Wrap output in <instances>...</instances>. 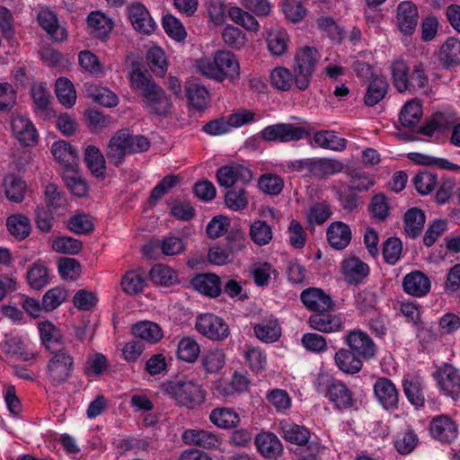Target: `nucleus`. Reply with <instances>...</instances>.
I'll return each instance as SVG.
<instances>
[{
    "instance_id": "f257e3e1",
    "label": "nucleus",
    "mask_w": 460,
    "mask_h": 460,
    "mask_svg": "<svg viewBox=\"0 0 460 460\" xmlns=\"http://www.w3.org/2000/svg\"><path fill=\"white\" fill-rule=\"evenodd\" d=\"M130 85L140 95L144 108L152 115L166 117L172 102L165 91L155 83L147 71L136 68L130 73Z\"/></svg>"
},
{
    "instance_id": "f03ea898",
    "label": "nucleus",
    "mask_w": 460,
    "mask_h": 460,
    "mask_svg": "<svg viewBox=\"0 0 460 460\" xmlns=\"http://www.w3.org/2000/svg\"><path fill=\"white\" fill-rule=\"evenodd\" d=\"M315 391L333 404L334 409L343 411L350 409L355 404L353 394L341 380L336 379L326 372H319L314 382Z\"/></svg>"
},
{
    "instance_id": "7ed1b4c3",
    "label": "nucleus",
    "mask_w": 460,
    "mask_h": 460,
    "mask_svg": "<svg viewBox=\"0 0 460 460\" xmlns=\"http://www.w3.org/2000/svg\"><path fill=\"white\" fill-rule=\"evenodd\" d=\"M150 147L149 140L140 135H132L128 129H121L111 138L106 156L110 164L120 165L127 155L146 151Z\"/></svg>"
},
{
    "instance_id": "20e7f679",
    "label": "nucleus",
    "mask_w": 460,
    "mask_h": 460,
    "mask_svg": "<svg viewBox=\"0 0 460 460\" xmlns=\"http://www.w3.org/2000/svg\"><path fill=\"white\" fill-rule=\"evenodd\" d=\"M198 70L205 76L222 82L226 78L234 79L240 75V66L236 57L229 51L218 50L214 58L198 60Z\"/></svg>"
},
{
    "instance_id": "39448f33",
    "label": "nucleus",
    "mask_w": 460,
    "mask_h": 460,
    "mask_svg": "<svg viewBox=\"0 0 460 460\" xmlns=\"http://www.w3.org/2000/svg\"><path fill=\"white\" fill-rule=\"evenodd\" d=\"M320 55L314 47L306 46L296 51L292 68L295 73V86L299 91L309 88Z\"/></svg>"
},
{
    "instance_id": "423d86ee",
    "label": "nucleus",
    "mask_w": 460,
    "mask_h": 460,
    "mask_svg": "<svg viewBox=\"0 0 460 460\" xmlns=\"http://www.w3.org/2000/svg\"><path fill=\"white\" fill-rule=\"evenodd\" d=\"M164 390L178 404L189 409H195L205 401V391L192 380L169 382L164 385Z\"/></svg>"
},
{
    "instance_id": "0eeeda50",
    "label": "nucleus",
    "mask_w": 460,
    "mask_h": 460,
    "mask_svg": "<svg viewBox=\"0 0 460 460\" xmlns=\"http://www.w3.org/2000/svg\"><path fill=\"white\" fill-rule=\"evenodd\" d=\"M51 352L46 367V378L53 386H59L72 376L75 362L73 356L65 349Z\"/></svg>"
},
{
    "instance_id": "6e6552de",
    "label": "nucleus",
    "mask_w": 460,
    "mask_h": 460,
    "mask_svg": "<svg viewBox=\"0 0 460 460\" xmlns=\"http://www.w3.org/2000/svg\"><path fill=\"white\" fill-rule=\"evenodd\" d=\"M438 391L453 401L460 400V370L451 364L444 363L433 373Z\"/></svg>"
},
{
    "instance_id": "1a4fd4ad",
    "label": "nucleus",
    "mask_w": 460,
    "mask_h": 460,
    "mask_svg": "<svg viewBox=\"0 0 460 460\" xmlns=\"http://www.w3.org/2000/svg\"><path fill=\"white\" fill-rule=\"evenodd\" d=\"M195 328L199 333L215 341H225L230 334L229 326L226 321L210 313L198 315Z\"/></svg>"
},
{
    "instance_id": "9d476101",
    "label": "nucleus",
    "mask_w": 460,
    "mask_h": 460,
    "mask_svg": "<svg viewBox=\"0 0 460 460\" xmlns=\"http://www.w3.org/2000/svg\"><path fill=\"white\" fill-rule=\"evenodd\" d=\"M260 136L266 142H292L305 138L308 132L291 123H278L264 128Z\"/></svg>"
},
{
    "instance_id": "9b49d317",
    "label": "nucleus",
    "mask_w": 460,
    "mask_h": 460,
    "mask_svg": "<svg viewBox=\"0 0 460 460\" xmlns=\"http://www.w3.org/2000/svg\"><path fill=\"white\" fill-rule=\"evenodd\" d=\"M344 343L363 360H368L376 356V346L374 341L360 329L349 331L344 336Z\"/></svg>"
},
{
    "instance_id": "f8f14e48",
    "label": "nucleus",
    "mask_w": 460,
    "mask_h": 460,
    "mask_svg": "<svg viewBox=\"0 0 460 460\" xmlns=\"http://www.w3.org/2000/svg\"><path fill=\"white\" fill-rule=\"evenodd\" d=\"M430 436L444 444L452 443L458 436V426L448 415H438L429 422Z\"/></svg>"
},
{
    "instance_id": "ddd939ff",
    "label": "nucleus",
    "mask_w": 460,
    "mask_h": 460,
    "mask_svg": "<svg viewBox=\"0 0 460 460\" xmlns=\"http://www.w3.org/2000/svg\"><path fill=\"white\" fill-rule=\"evenodd\" d=\"M341 270L349 285H359L368 276L369 266L359 258L351 256L341 261Z\"/></svg>"
},
{
    "instance_id": "4468645a",
    "label": "nucleus",
    "mask_w": 460,
    "mask_h": 460,
    "mask_svg": "<svg viewBox=\"0 0 460 460\" xmlns=\"http://www.w3.org/2000/svg\"><path fill=\"white\" fill-rule=\"evenodd\" d=\"M374 394L378 402L385 410L398 407L399 393L395 385L386 377L378 378L374 384Z\"/></svg>"
},
{
    "instance_id": "2eb2a0df",
    "label": "nucleus",
    "mask_w": 460,
    "mask_h": 460,
    "mask_svg": "<svg viewBox=\"0 0 460 460\" xmlns=\"http://www.w3.org/2000/svg\"><path fill=\"white\" fill-rule=\"evenodd\" d=\"M403 291L414 297H423L431 288L429 278L420 270H412L402 279Z\"/></svg>"
},
{
    "instance_id": "dca6fc26",
    "label": "nucleus",
    "mask_w": 460,
    "mask_h": 460,
    "mask_svg": "<svg viewBox=\"0 0 460 460\" xmlns=\"http://www.w3.org/2000/svg\"><path fill=\"white\" fill-rule=\"evenodd\" d=\"M51 153L55 159L64 167V172L74 173L78 168L76 149L69 143L60 140L53 143Z\"/></svg>"
},
{
    "instance_id": "f3484780",
    "label": "nucleus",
    "mask_w": 460,
    "mask_h": 460,
    "mask_svg": "<svg viewBox=\"0 0 460 460\" xmlns=\"http://www.w3.org/2000/svg\"><path fill=\"white\" fill-rule=\"evenodd\" d=\"M128 19L134 29L143 34H150L155 30V22L150 16L148 10L139 3L128 7Z\"/></svg>"
},
{
    "instance_id": "a211bd4d",
    "label": "nucleus",
    "mask_w": 460,
    "mask_h": 460,
    "mask_svg": "<svg viewBox=\"0 0 460 460\" xmlns=\"http://www.w3.org/2000/svg\"><path fill=\"white\" fill-rule=\"evenodd\" d=\"M418 8L411 1L401 2L397 6L396 21L399 30L405 35H411L418 24Z\"/></svg>"
},
{
    "instance_id": "6ab92c4d",
    "label": "nucleus",
    "mask_w": 460,
    "mask_h": 460,
    "mask_svg": "<svg viewBox=\"0 0 460 460\" xmlns=\"http://www.w3.org/2000/svg\"><path fill=\"white\" fill-rule=\"evenodd\" d=\"M304 305L314 314L328 312L332 307V300L329 295L317 288L305 289L300 295Z\"/></svg>"
},
{
    "instance_id": "aec40b11",
    "label": "nucleus",
    "mask_w": 460,
    "mask_h": 460,
    "mask_svg": "<svg viewBox=\"0 0 460 460\" xmlns=\"http://www.w3.org/2000/svg\"><path fill=\"white\" fill-rule=\"evenodd\" d=\"M13 134L24 146H31L37 142L38 134L32 121L22 115H15L11 120Z\"/></svg>"
},
{
    "instance_id": "412c9836",
    "label": "nucleus",
    "mask_w": 460,
    "mask_h": 460,
    "mask_svg": "<svg viewBox=\"0 0 460 460\" xmlns=\"http://www.w3.org/2000/svg\"><path fill=\"white\" fill-rule=\"evenodd\" d=\"M39 25L56 41L67 38L66 30L58 22L57 14L49 8H41L37 15Z\"/></svg>"
},
{
    "instance_id": "4be33fe9",
    "label": "nucleus",
    "mask_w": 460,
    "mask_h": 460,
    "mask_svg": "<svg viewBox=\"0 0 460 460\" xmlns=\"http://www.w3.org/2000/svg\"><path fill=\"white\" fill-rule=\"evenodd\" d=\"M187 445H194L206 449H214L219 447L221 439L215 432L204 429H186L181 436Z\"/></svg>"
},
{
    "instance_id": "5701e85b",
    "label": "nucleus",
    "mask_w": 460,
    "mask_h": 460,
    "mask_svg": "<svg viewBox=\"0 0 460 460\" xmlns=\"http://www.w3.org/2000/svg\"><path fill=\"white\" fill-rule=\"evenodd\" d=\"M255 445L258 451L270 460H276L283 451V447L279 438L270 432H261L255 438Z\"/></svg>"
},
{
    "instance_id": "b1692460",
    "label": "nucleus",
    "mask_w": 460,
    "mask_h": 460,
    "mask_svg": "<svg viewBox=\"0 0 460 460\" xmlns=\"http://www.w3.org/2000/svg\"><path fill=\"white\" fill-rule=\"evenodd\" d=\"M282 437L292 444L297 446L306 445L310 439L311 433L309 429L298 425L290 420H282L279 423Z\"/></svg>"
},
{
    "instance_id": "393cba45",
    "label": "nucleus",
    "mask_w": 460,
    "mask_h": 460,
    "mask_svg": "<svg viewBox=\"0 0 460 460\" xmlns=\"http://www.w3.org/2000/svg\"><path fill=\"white\" fill-rule=\"evenodd\" d=\"M190 283L196 291L209 297L218 296L222 290L219 277L213 273L198 274Z\"/></svg>"
},
{
    "instance_id": "a878e982",
    "label": "nucleus",
    "mask_w": 460,
    "mask_h": 460,
    "mask_svg": "<svg viewBox=\"0 0 460 460\" xmlns=\"http://www.w3.org/2000/svg\"><path fill=\"white\" fill-rule=\"evenodd\" d=\"M326 234L329 244L336 250L345 249L351 240L349 226L341 221L332 222L328 226Z\"/></svg>"
},
{
    "instance_id": "bb28decb",
    "label": "nucleus",
    "mask_w": 460,
    "mask_h": 460,
    "mask_svg": "<svg viewBox=\"0 0 460 460\" xmlns=\"http://www.w3.org/2000/svg\"><path fill=\"white\" fill-rule=\"evenodd\" d=\"M308 323L311 328L321 332H334L341 330L342 322L341 319L328 312H318L313 314Z\"/></svg>"
},
{
    "instance_id": "cd10ccee",
    "label": "nucleus",
    "mask_w": 460,
    "mask_h": 460,
    "mask_svg": "<svg viewBox=\"0 0 460 460\" xmlns=\"http://www.w3.org/2000/svg\"><path fill=\"white\" fill-rule=\"evenodd\" d=\"M89 33L96 39L105 40L112 30L113 23L101 12H92L87 16Z\"/></svg>"
},
{
    "instance_id": "c85d7f7f",
    "label": "nucleus",
    "mask_w": 460,
    "mask_h": 460,
    "mask_svg": "<svg viewBox=\"0 0 460 460\" xmlns=\"http://www.w3.org/2000/svg\"><path fill=\"white\" fill-rule=\"evenodd\" d=\"M345 168L344 164L333 158H314L311 177L323 179L339 173Z\"/></svg>"
},
{
    "instance_id": "c756f323",
    "label": "nucleus",
    "mask_w": 460,
    "mask_h": 460,
    "mask_svg": "<svg viewBox=\"0 0 460 460\" xmlns=\"http://www.w3.org/2000/svg\"><path fill=\"white\" fill-rule=\"evenodd\" d=\"M338 368L347 374L358 373L363 367V359L349 349H340L334 356Z\"/></svg>"
},
{
    "instance_id": "7c9ffc66",
    "label": "nucleus",
    "mask_w": 460,
    "mask_h": 460,
    "mask_svg": "<svg viewBox=\"0 0 460 460\" xmlns=\"http://www.w3.org/2000/svg\"><path fill=\"white\" fill-rule=\"evenodd\" d=\"M6 227L8 232L19 241L27 238L31 232L30 218L21 213L9 216L6 219Z\"/></svg>"
},
{
    "instance_id": "2f4dec72",
    "label": "nucleus",
    "mask_w": 460,
    "mask_h": 460,
    "mask_svg": "<svg viewBox=\"0 0 460 460\" xmlns=\"http://www.w3.org/2000/svg\"><path fill=\"white\" fill-rule=\"evenodd\" d=\"M389 84L385 76H376L369 83L364 97V102L373 107L381 102L386 95Z\"/></svg>"
},
{
    "instance_id": "473e14b6",
    "label": "nucleus",
    "mask_w": 460,
    "mask_h": 460,
    "mask_svg": "<svg viewBox=\"0 0 460 460\" xmlns=\"http://www.w3.org/2000/svg\"><path fill=\"white\" fill-rule=\"evenodd\" d=\"M425 215L423 211L417 208H411L404 215V231L408 237L412 239L418 237L423 229L425 224Z\"/></svg>"
},
{
    "instance_id": "72a5a7b5",
    "label": "nucleus",
    "mask_w": 460,
    "mask_h": 460,
    "mask_svg": "<svg viewBox=\"0 0 460 460\" xmlns=\"http://www.w3.org/2000/svg\"><path fill=\"white\" fill-rule=\"evenodd\" d=\"M46 208L55 214H63L66 210L67 200L65 194L58 190V187L49 183L44 191Z\"/></svg>"
},
{
    "instance_id": "f704fd0d",
    "label": "nucleus",
    "mask_w": 460,
    "mask_h": 460,
    "mask_svg": "<svg viewBox=\"0 0 460 460\" xmlns=\"http://www.w3.org/2000/svg\"><path fill=\"white\" fill-rule=\"evenodd\" d=\"M314 141L322 148L338 152L344 150L347 146V140L343 137H339L336 132L332 130H320L315 132Z\"/></svg>"
},
{
    "instance_id": "c9c22d12",
    "label": "nucleus",
    "mask_w": 460,
    "mask_h": 460,
    "mask_svg": "<svg viewBox=\"0 0 460 460\" xmlns=\"http://www.w3.org/2000/svg\"><path fill=\"white\" fill-rule=\"evenodd\" d=\"M190 105L197 111H203L209 103L210 97L208 89L199 84L191 83L185 90Z\"/></svg>"
},
{
    "instance_id": "e433bc0d",
    "label": "nucleus",
    "mask_w": 460,
    "mask_h": 460,
    "mask_svg": "<svg viewBox=\"0 0 460 460\" xmlns=\"http://www.w3.org/2000/svg\"><path fill=\"white\" fill-rule=\"evenodd\" d=\"M132 334L136 338L150 343H155L163 338V332L160 326L155 323L145 321L132 326Z\"/></svg>"
},
{
    "instance_id": "4c0bfd02",
    "label": "nucleus",
    "mask_w": 460,
    "mask_h": 460,
    "mask_svg": "<svg viewBox=\"0 0 460 460\" xmlns=\"http://www.w3.org/2000/svg\"><path fill=\"white\" fill-rule=\"evenodd\" d=\"M256 337L267 343L276 341L281 335V328L277 319H268L253 326Z\"/></svg>"
},
{
    "instance_id": "58836bf2",
    "label": "nucleus",
    "mask_w": 460,
    "mask_h": 460,
    "mask_svg": "<svg viewBox=\"0 0 460 460\" xmlns=\"http://www.w3.org/2000/svg\"><path fill=\"white\" fill-rule=\"evenodd\" d=\"M209 419L214 425L221 429H232L240 422L238 413L230 408L214 409L209 415Z\"/></svg>"
},
{
    "instance_id": "ea45409f",
    "label": "nucleus",
    "mask_w": 460,
    "mask_h": 460,
    "mask_svg": "<svg viewBox=\"0 0 460 460\" xmlns=\"http://www.w3.org/2000/svg\"><path fill=\"white\" fill-rule=\"evenodd\" d=\"M40 339L45 348L53 351L61 349V335L59 331L50 322H44L39 324Z\"/></svg>"
},
{
    "instance_id": "a19ab883",
    "label": "nucleus",
    "mask_w": 460,
    "mask_h": 460,
    "mask_svg": "<svg viewBox=\"0 0 460 460\" xmlns=\"http://www.w3.org/2000/svg\"><path fill=\"white\" fill-rule=\"evenodd\" d=\"M422 117V107L420 102H408L402 109L399 120L402 127L411 128L415 127Z\"/></svg>"
},
{
    "instance_id": "79ce46f5",
    "label": "nucleus",
    "mask_w": 460,
    "mask_h": 460,
    "mask_svg": "<svg viewBox=\"0 0 460 460\" xmlns=\"http://www.w3.org/2000/svg\"><path fill=\"white\" fill-rule=\"evenodd\" d=\"M31 97L35 105L34 111L40 116H49L51 97L49 91L41 84H33Z\"/></svg>"
},
{
    "instance_id": "37998d69",
    "label": "nucleus",
    "mask_w": 460,
    "mask_h": 460,
    "mask_svg": "<svg viewBox=\"0 0 460 460\" xmlns=\"http://www.w3.org/2000/svg\"><path fill=\"white\" fill-rule=\"evenodd\" d=\"M225 204L233 211H243L249 204V197L245 189L234 187L229 189L225 194Z\"/></svg>"
},
{
    "instance_id": "c03bdc74",
    "label": "nucleus",
    "mask_w": 460,
    "mask_h": 460,
    "mask_svg": "<svg viewBox=\"0 0 460 460\" xmlns=\"http://www.w3.org/2000/svg\"><path fill=\"white\" fill-rule=\"evenodd\" d=\"M251 240L259 246L268 244L273 237L271 226L264 220H255L250 226Z\"/></svg>"
},
{
    "instance_id": "a18cd8bd",
    "label": "nucleus",
    "mask_w": 460,
    "mask_h": 460,
    "mask_svg": "<svg viewBox=\"0 0 460 460\" xmlns=\"http://www.w3.org/2000/svg\"><path fill=\"white\" fill-rule=\"evenodd\" d=\"M56 95L59 102L67 108L75 105L76 93L74 84L66 77H60L56 82Z\"/></svg>"
},
{
    "instance_id": "49530a36",
    "label": "nucleus",
    "mask_w": 460,
    "mask_h": 460,
    "mask_svg": "<svg viewBox=\"0 0 460 460\" xmlns=\"http://www.w3.org/2000/svg\"><path fill=\"white\" fill-rule=\"evenodd\" d=\"M4 182L6 198L15 203L22 202L24 199L25 182L13 174L5 176Z\"/></svg>"
},
{
    "instance_id": "de8ad7c7",
    "label": "nucleus",
    "mask_w": 460,
    "mask_h": 460,
    "mask_svg": "<svg viewBox=\"0 0 460 460\" xmlns=\"http://www.w3.org/2000/svg\"><path fill=\"white\" fill-rule=\"evenodd\" d=\"M84 162L95 176L103 175L106 166L105 159L99 148L94 146H89L84 152Z\"/></svg>"
},
{
    "instance_id": "09e8293b",
    "label": "nucleus",
    "mask_w": 460,
    "mask_h": 460,
    "mask_svg": "<svg viewBox=\"0 0 460 460\" xmlns=\"http://www.w3.org/2000/svg\"><path fill=\"white\" fill-rule=\"evenodd\" d=\"M288 36L286 31L271 30L268 33V49L273 56H282L288 49Z\"/></svg>"
},
{
    "instance_id": "8fccbe9b",
    "label": "nucleus",
    "mask_w": 460,
    "mask_h": 460,
    "mask_svg": "<svg viewBox=\"0 0 460 460\" xmlns=\"http://www.w3.org/2000/svg\"><path fill=\"white\" fill-rule=\"evenodd\" d=\"M199 352V345L190 337H184L178 343L177 356L182 361L194 362L198 358Z\"/></svg>"
},
{
    "instance_id": "3c124183",
    "label": "nucleus",
    "mask_w": 460,
    "mask_h": 460,
    "mask_svg": "<svg viewBox=\"0 0 460 460\" xmlns=\"http://www.w3.org/2000/svg\"><path fill=\"white\" fill-rule=\"evenodd\" d=\"M266 399L278 413H286L291 407V398L284 389L274 388L268 391Z\"/></svg>"
},
{
    "instance_id": "603ef678",
    "label": "nucleus",
    "mask_w": 460,
    "mask_h": 460,
    "mask_svg": "<svg viewBox=\"0 0 460 460\" xmlns=\"http://www.w3.org/2000/svg\"><path fill=\"white\" fill-rule=\"evenodd\" d=\"M440 59L447 66L460 63V40L456 38L448 39L440 48Z\"/></svg>"
},
{
    "instance_id": "864d4df0",
    "label": "nucleus",
    "mask_w": 460,
    "mask_h": 460,
    "mask_svg": "<svg viewBox=\"0 0 460 460\" xmlns=\"http://www.w3.org/2000/svg\"><path fill=\"white\" fill-rule=\"evenodd\" d=\"M270 83L278 90L289 91L295 84V73L285 67H276L271 71Z\"/></svg>"
},
{
    "instance_id": "5fc2aeb1",
    "label": "nucleus",
    "mask_w": 460,
    "mask_h": 460,
    "mask_svg": "<svg viewBox=\"0 0 460 460\" xmlns=\"http://www.w3.org/2000/svg\"><path fill=\"white\" fill-rule=\"evenodd\" d=\"M402 386L405 396L412 405L416 408H420L424 405V392L418 380L405 379L403 380Z\"/></svg>"
},
{
    "instance_id": "6e6d98bb",
    "label": "nucleus",
    "mask_w": 460,
    "mask_h": 460,
    "mask_svg": "<svg viewBox=\"0 0 460 460\" xmlns=\"http://www.w3.org/2000/svg\"><path fill=\"white\" fill-rule=\"evenodd\" d=\"M27 280L31 288H43L49 282L48 269L40 263H34L27 272Z\"/></svg>"
},
{
    "instance_id": "4d7b16f0",
    "label": "nucleus",
    "mask_w": 460,
    "mask_h": 460,
    "mask_svg": "<svg viewBox=\"0 0 460 460\" xmlns=\"http://www.w3.org/2000/svg\"><path fill=\"white\" fill-rule=\"evenodd\" d=\"M149 277L154 283L162 286H170L177 281L176 272L164 264L152 267Z\"/></svg>"
},
{
    "instance_id": "13d9d810",
    "label": "nucleus",
    "mask_w": 460,
    "mask_h": 460,
    "mask_svg": "<svg viewBox=\"0 0 460 460\" xmlns=\"http://www.w3.org/2000/svg\"><path fill=\"white\" fill-rule=\"evenodd\" d=\"M391 73L395 88L400 93L407 91L409 88L407 65L402 60H396L391 65Z\"/></svg>"
},
{
    "instance_id": "bf43d9fd",
    "label": "nucleus",
    "mask_w": 460,
    "mask_h": 460,
    "mask_svg": "<svg viewBox=\"0 0 460 460\" xmlns=\"http://www.w3.org/2000/svg\"><path fill=\"white\" fill-rule=\"evenodd\" d=\"M67 296V291L61 287L50 288L42 297V307L47 312L53 311L64 303Z\"/></svg>"
},
{
    "instance_id": "052dcab7",
    "label": "nucleus",
    "mask_w": 460,
    "mask_h": 460,
    "mask_svg": "<svg viewBox=\"0 0 460 460\" xmlns=\"http://www.w3.org/2000/svg\"><path fill=\"white\" fill-rule=\"evenodd\" d=\"M163 27L166 34L177 41H182L187 37V32L179 19L172 14H166L163 18Z\"/></svg>"
},
{
    "instance_id": "680f3d73",
    "label": "nucleus",
    "mask_w": 460,
    "mask_h": 460,
    "mask_svg": "<svg viewBox=\"0 0 460 460\" xmlns=\"http://www.w3.org/2000/svg\"><path fill=\"white\" fill-rule=\"evenodd\" d=\"M228 15L233 22L243 26L248 31H257L259 30V23L257 20L250 13L245 12L239 7H231L228 10Z\"/></svg>"
},
{
    "instance_id": "e2e57ef3",
    "label": "nucleus",
    "mask_w": 460,
    "mask_h": 460,
    "mask_svg": "<svg viewBox=\"0 0 460 460\" xmlns=\"http://www.w3.org/2000/svg\"><path fill=\"white\" fill-rule=\"evenodd\" d=\"M437 174L427 171L420 172L413 178L415 189L421 195L430 193L437 185Z\"/></svg>"
},
{
    "instance_id": "0e129e2a",
    "label": "nucleus",
    "mask_w": 460,
    "mask_h": 460,
    "mask_svg": "<svg viewBox=\"0 0 460 460\" xmlns=\"http://www.w3.org/2000/svg\"><path fill=\"white\" fill-rule=\"evenodd\" d=\"M244 358L249 368L255 373L261 372L266 367V354L259 348L247 349L244 352Z\"/></svg>"
},
{
    "instance_id": "69168bd1",
    "label": "nucleus",
    "mask_w": 460,
    "mask_h": 460,
    "mask_svg": "<svg viewBox=\"0 0 460 460\" xmlns=\"http://www.w3.org/2000/svg\"><path fill=\"white\" fill-rule=\"evenodd\" d=\"M226 356L221 349H211L202 358V365L207 373L215 374L223 368Z\"/></svg>"
},
{
    "instance_id": "338daca9",
    "label": "nucleus",
    "mask_w": 460,
    "mask_h": 460,
    "mask_svg": "<svg viewBox=\"0 0 460 460\" xmlns=\"http://www.w3.org/2000/svg\"><path fill=\"white\" fill-rule=\"evenodd\" d=\"M259 188L266 194L277 196L284 187L283 180L275 174H263L260 177L258 181Z\"/></svg>"
},
{
    "instance_id": "774afa93",
    "label": "nucleus",
    "mask_w": 460,
    "mask_h": 460,
    "mask_svg": "<svg viewBox=\"0 0 460 460\" xmlns=\"http://www.w3.org/2000/svg\"><path fill=\"white\" fill-rule=\"evenodd\" d=\"M67 228L77 234H86L93 230V223L87 214H76L67 222Z\"/></svg>"
}]
</instances>
